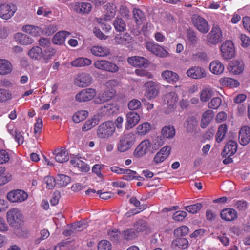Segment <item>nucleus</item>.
<instances>
[{"label":"nucleus","mask_w":250,"mask_h":250,"mask_svg":"<svg viewBox=\"0 0 250 250\" xmlns=\"http://www.w3.org/2000/svg\"><path fill=\"white\" fill-rule=\"evenodd\" d=\"M222 100L219 97H215L211 99L208 104V107L214 109H217L221 105Z\"/></svg>","instance_id":"63"},{"label":"nucleus","mask_w":250,"mask_h":250,"mask_svg":"<svg viewBox=\"0 0 250 250\" xmlns=\"http://www.w3.org/2000/svg\"><path fill=\"white\" fill-rule=\"evenodd\" d=\"M146 87L145 96L149 99L155 98L159 93L158 84L152 81H149L145 83Z\"/></svg>","instance_id":"12"},{"label":"nucleus","mask_w":250,"mask_h":250,"mask_svg":"<svg viewBox=\"0 0 250 250\" xmlns=\"http://www.w3.org/2000/svg\"><path fill=\"white\" fill-rule=\"evenodd\" d=\"M12 70V65L9 61L5 59H0V75L8 74Z\"/></svg>","instance_id":"34"},{"label":"nucleus","mask_w":250,"mask_h":250,"mask_svg":"<svg viewBox=\"0 0 250 250\" xmlns=\"http://www.w3.org/2000/svg\"><path fill=\"white\" fill-rule=\"evenodd\" d=\"M146 48L157 57L165 58L168 56V52L162 46L154 42H148L146 44Z\"/></svg>","instance_id":"9"},{"label":"nucleus","mask_w":250,"mask_h":250,"mask_svg":"<svg viewBox=\"0 0 250 250\" xmlns=\"http://www.w3.org/2000/svg\"><path fill=\"white\" fill-rule=\"evenodd\" d=\"M99 122V119H98V117L94 116L91 119L87 120L85 123L82 128L83 131H87L91 129L95 125H96L98 124Z\"/></svg>","instance_id":"46"},{"label":"nucleus","mask_w":250,"mask_h":250,"mask_svg":"<svg viewBox=\"0 0 250 250\" xmlns=\"http://www.w3.org/2000/svg\"><path fill=\"white\" fill-rule=\"evenodd\" d=\"M222 57L224 59H231L235 56V48L232 41H226L220 47Z\"/></svg>","instance_id":"7"},{"label":"nucleus","mask_w":250,"mask_h":250,"mask_svg":"<svg viewBox=\"0 0 250 250\" xmlns=\"http://www.w3.org/2000/svg\"><path fill=\"white\" fill-rule=\"evenodd\" d=\"M187 37L189 42L192 44H196L198 40V38L197 37L196 33L193 30H187Z\"/></svg>","instance_id":"62"},{"label":"nucleus","mask_w":250,"mask_h":250,"mask_svg":"<svg viewBox=\"0 0 250 250\" xmlns=\"http://www.w3.org/2000/svg\"><path fill=\"white\" fill-rule=\"evenodd\" d=\"M92 62V60L88 58L79 57L72 61L70 64L75 67H83L89 66Z\"/></svg>","instance_id":"31"},{"label":"nucleus","mask_w":250,"mask_h":250,"mask_svg":"<svg viewBox=\"0 0 250 250\" xmlns=\"http://www.w3.org/2000/svg\"><path fill=\"white\" fill-rule=\"evenodd\" d=\"M223 38L222 31L217 25H214L207 36V42L209 45H216Z\"/></svg>","instance_id":"3"},{"label":"nucleus","mask_w":250,"mask_h":250,"mask_svg":"<svg viewBox=\"0 0 250 250\" xmlns=\"http://www.w3.org/2000/svg\"><path fill=\"white\" fill-rule=\"evenodd\" d=\"M227 129V125L225 124H222L219 127L216 135V140L217 142L219 143L223 140L226 133Z\"/></svg>","instance_id":"51"},{"label":"nucleus","mask_w":250,"mask_h":250,"mask_svg":"<svg viewBox=\"0 0 250 250\" xmlns=\"http://www.w3.org/2000/svg\"><path fill=\"white\" fill-rule=\"evenodd\" d=\"M114 123L112 121H107L101 123L97 130V137L100 139H108L115 131Z\"/></svg>","instance_id":"2"},{"label":"nucleus","mask_w":250,"mask_h":250,"mask_svg":"<svg viewBox=\"0 0 250 250\" xmlns=\"http://www.w3.org/2000/svg\"><path fill=\"white\" fill-rule=\"evenodd\" d=\"M106 13L104 15V19L105 21H110L115 16L117 7L114 2H109L106 6Z\"/></svg>","instance_id":"32"},{"label":"nucleus","mask_w":250,"mask_h":250,"mask_svg":"<svg viewBox=\"0 0 250 250\" xmlns=\"http://www.w3.org/2000/svg\"><path fill=\"white\" fill-rule=\"evenodd\" d=\"M88 115V112L86 110L78 111L73 116V120L74 122L78 123L86 119Z\"/></svg>","instance_id":"48"},{"label":"nucleus","mask_w":250,"mask_h":250,"mask_svg":"<svg viewBox=\"0 0 250 250\" xmlns=\"http://www.w3.org/2000/svg\"><path fill=\"white\" fill-rule=\"evenodd\" d=\"M70 181L71 179L68 176L61 174L58 176L57 184L61 187H65L70 182Z\"/></svg>","instance_id":"54"},{"label":"nucleus","mask_w":250,"mask_h":250,"mask_svg":"<svg viewBox=\"0 0 250 250\" xmlns=\"http://www.w3.org/2000/svg\"><path fill=\"white\" fill-rule=\"evenodd\" d=\"M117 108L113 103H106L100 108V113L103 116H110L116 111Z\"/></svg>","instance_id":"28"},{"label":"nucleus","mask_w":250,"mask_h":250,"mask_svg":"<svg viewBox=\"0 0 250 250\" xmlns=\"http://www.w3.org/2000/svg\"><path fill=\"white\" fill-rule=\"evenodd\" d=\"M96 91L94 88H89L82 90L75 96V99L79 102H85L91 100L96 95Z\"/></svg>","instance_id":"11"},{"label":"nucleus","mask_w":250,"mask_h":250,"mask_svg":"<svg viewBox=\"0 0 250 250\" xmlns=\"http://www.w3.org/2000/svg\"><path fill=\"white\" fill-rule=\"evenodd\" d=\"M187 75L192 79H198L206 76L205 69L200 66H193L187 71Z\"/></svg>","instance_id":"16"},{"label":"nucleus","mask_w":250,"mask_h":250,"mask_svg":"<svg viewBox=\"0 0 250 250\" xmlns=\"http://www.w3.org/2000/svg\"><path fill=\"white\" fill-rule=\"evenodd\" d=\"M239 142L242 146L247 145L250 141V127L247 126L242 127L239 133Z\"/></svg>","instance_id":"21"},{"label":"nucleus","mask_w":250,"mask_h":250,"mask_svg":"<svg viewBox=\"0 0 250 250\" xmlns=\"http://www.w3.org/2000/svg\"><path fill=\"white\" fill-rule=\"evenodd\" d=\"M162 77L168 82H175L179 80L178 74L169 70H166L163 72Z\"/></svg>","instance_id":"43"},{"label":"nucleus","mask_w":250,"mask_h":250,"mask_svg":"<svg viewBox=\"0 0 250 250\" xmlns=\"http://www.w3.org/2000/svg\"><path fill=\"white\" fill-rule=\"evenodd\" d=\"M214 116L213 112L212 110H208L202 115L201 123V127L203 128H206Z\"/></svg>","instance_id":"41"},{"label":"nucleus","mask_w":250,"mask_h":250,"mask_svg":"<svg viewBox=\"0 0 250 250\" xmlns=\"http://www.w3.org/2000/svg\"><path fill=\"white\" fill-rule=\"evenodd\" d=\"M17 10V7L15 4L1 3L0 4V17L5 20L11 19Z\"/></svg>","instance_id":"5"},{"label":"nucleus","mask_w":250,"mask_h":250,"mask_svg":"<svg viewBox=\"0 0 250 250\" xmlns=\"http://www.w3.org/2000/svg\"><path fill=\"white\" fill-rule=\"evenodd\" d=\"M209 69L213 74L219 75L223 72L224 66L220 61L216 60L210 63Z\"/></svg>","instance_id":"35"},{"label":"nucleus","mask_w":250,"mask_h":250,"mask_svg":"<svg viewBox=\"0 0 250 250\" xmlns=\"http://www.w3.org/2000/svg\"><path fill=\"white\" fill-rule=\"evenodd\" d=\"M131 40V37L127 33L117 34L115 37V42L118 44H126L129 43Z\"/></svg>","instance_id":"42"},{"label":"nucleus","mask_w":250,"mask_h":250,"mask_svg":"<svg viewBox=\"0 0 250 250\" xmlns=\"http://www.w3.org/2000/svg\"><path fill=\"white\" fill-rule=\"evenodd\" d=\"M136 134L133 132L121 135L117 144V149L120 152H125L129 150L136 142Z\"/></svg>","instance_id":"1"},{"label":"nucleus","mask_w":250,"mask_h":250,"mask_svg":"<svg viewBox=\"0 0 250 250\" xmlns=\"http://www.w3.org/2000/svg\"><path fill=\"white\" fill-rule=\"evenodd\" d=\"M171 147L169 146H165L158 152L155 155L153 162L156 164H159L164 162L169 155Z\"/></svg>","instance_id":"17"},{"label":"nucleus","mask_w":250,"mask_h":250,"mask_svg":"<svg viewBox=\"0 0 250 250\" xmlns=\"http://www.w3.org/2000/svg\"><path fill=\"white\" fill-rule=\"evenodd\" d=\"M22 31L34 37H37L42 32V29L38 26L32 25H25L22 27Z\"/></svg>","instance_id":"39"},{"label":"nucleus","mask_w":250,"mask_h":250,"mask_svg":"<svg viewBox=\"0 0 250 250\" xmlns=\"http://www.w3.org/2000/svg\"><path fill=\"white\" fill-rule=\"evenodd\" d=\"M134 228L137 231L138 234L139 232H142L146 230L147 228L146 223L143 220H139L135 224Z\"/></svg>","instance_id":"60"},{"label":"nucleus","mask_w":250,"mask_h":250,"mask_svg":"<svg viewBox=\"0 0 250 250\" xmlns=\"http://www.w3.org/2000/svg\"><path fill=\"white\" fill-rule=\"evenodd\" d=\"M193 26L200 32L206 34L209 30V26L208 21L197 14H193L191 17Z\"/></svg>","instance_id":"4"},{"label":"nucleus","mask_w":250,"mask_h":250,"mask_svg":"<svg viewBox=\"0 0 250 250\" xmlns=\"http://www.w3.org/2000/svg\"><path fill=\"white\" fill-rule=\"evenodd\" d=\"M188 246V240L184 238H179L174 240L171 243V247L176 250L179 249H186Z\"/></svg>","instance_id":"37"},{"label":"nucleus","mask_w":250,"mask_h":250,"mask_svg":"<svg viewBox=\"0 0 250 250\" xmlns=\"http://www.w3.org/2000/svg\"><path fill=\"white\" fill-rule=\"evenodd\" d=\"M151 125L147 122L140 124L137 127V133L140 135H145L148 133L151 129Z\"/></svg>","instance_id":"44"},{"label":"nucleus","mask_w":250,"mask_h":250,"mask_svg":"<svg viewBox=\"0 0 250 250\" xmlns=\"http://www.w3.org/2000/svg\"><path fill=\"white\" fill-rule=\"evenodd\" d=\"M126 122L125 124V129H130L134 127L140 120V115L137 112H130L126 114Z\"/></svg>","instance_id":"15"},{"label":"nucleus","mask_w":250,"mask_h":250,"mask_svg":"<svg viewBox=\"0 0 250 250\" xmlns=\"http://www.w3.org/2000/svg\"><path fill=\"white\" fill-rule=\"evenodd\" d=\"M94 66L98 69L111 73H115L119 70V67L115 63L105 60L95 61Z\"/></svg>","instance_id":"6"},{"label":"nucleus","mask_w":250,"mask_h":250,"mask_svg":"<svg viewBox=\"0 0 250 250\" xmlns=\"http://www.w3.org/2000/svg\"><path fill=\"white\" fill-rule=\"evenodd\" d=\"M142 106L141 102L137 99H133L128 103V107L129 110H136L140 109Z\"/></svg>","instance_id":"61"},{"label":"nucleus","mask_w":250,"mask_h":250,"mask_svg":"<svg viewBox=\"0 0 250 250\" xmlns=\"http://www.w3.org/2000/svg\"><path fill=\"white\" fill-rule=\"evenodd\" d=\"M221 81L223 85L230 87H236L239 85L237 80L229 77L222 78Z\"/></svg>","instance_id":"50"},{"label":"nucleus","mask_w":250,"mask_h":250,"mask_svg":"<svg viewBox=\"0 0 250 250\" xmlns=\"http://www.w3.org/2000/svg\"><path fill=\"white\" fill-rule=\"evenodd\" d=\"M7 219L10 225L17 226L22 222L21 212L17 208H13L7 212Z\"/></svg>","instance_id":"8"},{"label":"nucleus","mask_w":250,"mask_h":250,"mask_svg":"<svg viewBox=\"0 0 250 250\" xmlns=\"http://www.w3.org/2000/svg\"><path fill=\"white\" fill-rule=\"evenodd\" d=\"M188 231L189 229L187 226H182L175 229L174 235L176 237L186 236Z\"/></svg>","instance_id":"56"},{"label":"nucleus","mask_w":250,"mask_h":250,"mask_svg":"<svg viewBox=\"0 0 250 250\" xmlns=\"http://www.w3.org/2000/svg\"><path fill=\"white\" fill-rule=\"evenodd\" d=\"M92 78L90 74L82 73L77 76L75 80V84L80 87H87L92 83Z\"/></svg>","instance_id":"14"},{"label":"nucleus","mask_w":250,"mask_h":250,"mask_svg":"<svg viewBox=\"0 0 250 250\" xmlns=\"http://www.w3.org/2000/svg\"><path fill=\"white\" fill-rule=\"evenodd\" d=\"M127 62L131 65L139 67H146L148 63V61L147 59L143 57L139 56L129 57L128 58Z\"/></svg>","instance_id":"22"},{"label":"nucleus","mask_w":250,"mask_h":250,"mask_svg":"<svg viewBox=\"0 0 250 250\" xmlns=\"http://www.w3.org/2000/svg\"><path fill=\"white\" fill-rule=\"evenodd\" d=\"M175 128L172 125L165 126L161 130V134L163 139H171L175 136Z\"/></svg>","instance_id":"36"},{"label":"nucleus","mask_w":250,"mask_h":250,"mask_svg":"<svg viewBox=\"0 0 250 250\" xmlns=\"http://www.w3.org/2000/svg\"><path fill=\"white\" fill-rule=\"evenodd\" d=\"M56 161L59 163H64L69 160L68 153L63 147L56 149L54 150Z\"/></svg>","instance_id":"23"},{"label":"nucleus","mask_w":250,"mask_h":250,"mask_svg":"<svg viewBox=\"0 0 250 250\" xmlns=\"http://www.w3.org/2000/svg\"><path fill=\"white\" fill-rule=\"evenodd\" d=\"M237 147V143L235 141H229L225 145L222 152V156H232L236 153Z\"/></svg>","instance_id":"19"},{"label":"nucleus","mask_w":250,"mask_h":250,"mask_svg":"<svg viewBox=\"0 0 250 250\" xmlns=\"http://www.w3.org/2000/svg\"><path fill=\"white\" fill-rule=\"evenodd\" d=\"M115 93L116 91L114 89H107L99 94L98 97L94 100V102L97 104L105 102L113 98L115 96Z\"/></svg>","instance_id":"20"},{"label":"nucleus","mask_w":250,"mask_h":250,"mask_svg":"<svg viewBox=\"0 0 250 250\" xmlns=\"http://www.w3.org/2000/svg\"><path fill=\"white\" fill-rule=\"evenodd\" d=\"M164 101L170 109L173 108L178 101L177 94L174 92L167 93L164 98Z\"/></svg>","instance_id":"29"},{"label":"nucleus","mask_w":250,"mask_h":250,"mask_svg":"<svg viewBox=\"0 0 250 250\" xmlns=\"http://www.w3.org/2000/svg\"><path fill=\"white\" fill-rule=\"evenodd\" d=\"M7 198L11 202L20 203L26 200L28 198V194L22 190H13L7 193Z\"/></svg>","instance_id":"10"},{"label":"nucleus","mask_w":250,"mask_h":250,"mask_svg":"<svg viewBox=\"0 0 250 250\" xmlns=\"http://www.w3.org/2000/svg\"><path fill=\"white\" fill-rule=\"evenodd\" d=\"M113 25L116 31L123 32L126 29V24L121 18L117 17L113 22Z\"/></svg>","instance_id":"49"},{"label":"nucleus","mask_w":250,"mask_h":250,"mask_svg":"<svg viewBox=\"0 0 250 250\" xmlns=\"http://www.w3.org/2000/svg\"><path fill=\"white\" fill-rule=\"evenodd\" d=\"M16 38L19 39V42L21 44L28 45L34 42L33 39L26 34L18 33L16 35Z\"/></svg>","instance_id":"47"},{"label":"nucleus","mask_w":250,"mask_h":250,"mask_svg":"<svg viewBox=\"0 0 250 250\" xmlns=\"http://www.w3.org/2000/svg\"><path fill=\"white\" fill-rule=\"evenodd\" d=\"M125 172L122 177V179L125 180L130 181L134 179L135 175L137 173L135 171H133L129 169H125Z\"/></svg>","instance_id":"59"},{"label":"nucleus","mask_w":250,"mask_h":250,"mask_svg":"<svg viewBox=\"0 0 250 250\" xmlns=\"http://www.w3.org/2000/svg\"><path fill=\"white\" fill-rule=\"evenodd\" d=\"M92 6L88 2H76L73 6L74 10L80 14H87L91 10Z\"/></svg>","instance_id":"27"},{"label":"nucleus","mask_w":250,"mask_h":250,"mask_svg":"<svg viewBox=\"0 0 250 250\" xmlns=\"http://www.w3.org/2000/svg\"><path fill=\"white\" fill-rule=\"evenodd\" d=\"M70 164L77 167L82 172H86L90 169L89 166L78 158H75L70 160Z\"/></svg>","instance_id":"30"},{"label":"nucleus","mask_w":250,"mask_h":250,"mask_svg":"<svg viewBox=\"0 0 250 250\" xmlns=\"http://www.w3.org/2000/svg\"><path fill=\"white\" fill-rule=\"evenodd\" d=\"M213 91L211 88L207 87L202 90L200 94V99L202 102H207L212 96Z\"/></svg>","instance_id":"52"},{"label":"nucleus","mask_w":250,"mask_h":250,"mask_svg":"<svg viewBox=\"0 0 250 250\" xmlns=\"http://www.w3.org/2000/svg\"><path fill=\"white\" fill-rule=\"evenodd\" d=\"M91 54L97 57H103L110 54V50L106 47L94 45L90 49Z\"/></svg>","instance_id":"25"},{"label":"nucleus","mask_w":250,"mask_h":250,"mask_svg":"<svg viewBox=\"0 0 250 250\" xmlns=\"http://www.w3.org/2000/svg\"><path fill=\"white\" fill-rule=\"evenodd\" d=\"M11 179V175L9 174L5 173L4 170L0 168V187L8 183Z\"/></svg>","instance_id":"57"},{"label":"nucleus","mask_w":250,"mask_h":250,"mask_svg":"<svg viewBox=\"0 0 250 250\" xmlns=\"http://www.w3.org/2000/svg\"><path fill=\"white\" fill-rule=\"evenodd\" d=\"M133 19L137 25H141L146 20L145 13L139 8H135L132 11Z\"/></svg>","instance_id":"26"},{"label":"nucleus","mask_w":250,"mask_h":250,"mask_svg":"<svg viewBox=\"0 0 250 250\" xmlns=\"http://www.w3.org/2000/svg\"><path fill=\"white\" fill-rule=\"evenodd\" d=\"M138 232L134 228H128L123 231L122 236L125 240H131L138 237Z\"/></svg>","instance_id":"40"},{"label":"nucleus","mask_w":250,"mask_h":250,"mask_svg":"<svg viewBox=\"0 0 250 250\" xmlns=\"http://www.w3.org/2000/svg\"><path fill=\"white\" fill-rule=\"evenodd\" d=\"M7 128L8 132L14 138L19 145L23 143L24 137L18 129L15 128L12 124H8Z\"/></svg>","instance_id":"18"},{"label":"nucleus","mask_w":250,"mask_h":250,"mask_svg":"<svg viewBox=\"0 0 250 250\" xmlns=\"http://www.w3.org/2000/svg\"><path fill=\"white\" fill-rule=\"evenodd\" d=\"M70 34L68 32L65 31H62L57 32L53 37L52 42L55 44H62L66 38Z\"/></svg>","instance_id":"38"},{"label":"nucleus","mask_w":250,"mask_h":250,"mask_svg":"<svg viewBox=\"0 0 250 250\" xmlns=\"http://www.w3.org/2000/svg\"><path fill=\"white\" fill-rule=\"evenodd\" d=\"M198 125L197 120L193 116L189 117L184 123V126L188 132H193L195 131Z\"/></svg>","instance_id":"33"},{"label":"nucleus","mask_w":250,"mask_h":250,"mask_svg":"<svg viewBox=\"0 0 250 250\" xmlns=\"http://www.w3.org/2000/svg\"><path fill=\"white\" fill-rule=\"evenodd\" d=\"M221 217L226 221H232L237 218V211L232 208H225L221 212Z\"/></svg>","instance_id":"24"},{"label":"nucleus","mask_w":250,"mask_h":250,"mask_svg":"<svg viewBox=\"0 0 250 250\" xmlns=\"http://www.w3.org/2000/svg\"><path fill=\"white\" fill-rule=\"evenodd\" d=\"M56 53V50L52 47L49 46L43 51H42V56L45 61L48 60Z\"/></svg>","instance_id":"58"},{"label":"nucleus","mask_w":250,"mask_h":250,"mask_svg":"<svg viewBox=\"0 0 250 250\" xmlns=\"http://www.w3.org/2000/svg\"><path fill=\"white\" fill-rule=\"evenodd\" d=\"M230 71L235 74H240L244 70V64L242 62L235 61L232 66H230Z\"/></svg>","instance_id":"53"},{"label":"nucleus","mask_w":250,"mask_h":250,"mask_svg":"<svg viewBox=\"0 0 250 250\" xmlns=\"http://www.w3.org/2000/svg\"><path fill=\"white\" fill-rule=\"evenodd\" d=\"M202 208V204L198 203L195 204L185 206L184 209L189 213L195 214L200 210Z\"/></svg>","instance_id":"55"},{"label":"nucleus","mask_w":250,"mask_h":250,"mask_svg":"<svg viewBox=\"0 0 250 250\" xmlns=\"http://www.w3.org/2000/svg\"><path fill=\"white\" fill-rule=\"evenodd\" d=\"M150 146L151 144L149 140L142 141L134 150V156L137 158L144 156L149 151Z\"/></svg>","instance_id":"13"},{"label":"nucleus","mask_w":250,"mask_h":250,"mask_svg":"<svg viewBox=\"0 0 250 250\" xmlns=\"http://www.w3.org/2000/svg\"><path fill=\"white\" fill-rule=\"evenodd\" d=\"M98 250H111V244L107 240H101L98 245Z\"/></svg>","instance_id":"64"},{"label":"nucleus","mask_w":250,"mask_h":250,"mask_svg":"<svg viewBox=\"0 0 250 250\" xmlns=\"http://www.w3.org/2000/svg\"><path fill=\"white\" fill-rule=\"evenodd\" d=\"M28 55L33 59L40 60L42 56V50L39 46L32 48L28 52Z\"/></svg>","instance_id":"45"}]
</instances>
